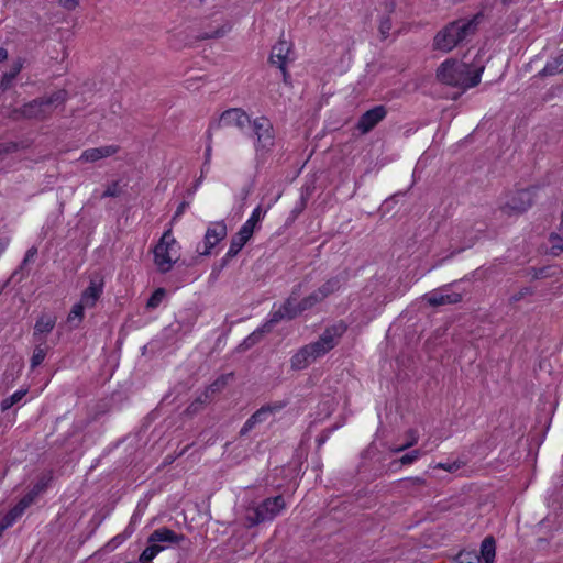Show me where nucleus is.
<instances>
[{"instance_id":"1","label":"nucleus","mask_w":563,"mask_h":563,"mask_svg":"<svg viewBox=\"0 0 563 563\" xmlns=\"http://www.w3.org/2000/svg\"><path fill=\"white\" fill-rule=\"evenodd\" d=\"M484 66L472 68L471 65L449 58L437 69V79L444 85L456 87L463 91L476 87L481 82Z\"/></svg>"},{"instance_id":"2","label":"nucleus","mask_w":563,"mask_h":563,"mask_svg":"<svg viewBox=\"0 0 563 563\" xmlns=\"http://www.w3.org/2000/svg\"><path fill=\"white\" fill-rule=\"evenodd\" d=\"M483 16V13L479 12L472 19H459L449 23L437 33L433 43L434 48L443 52L452 51L477 32Z\"/></svg>"},{"instance_id":"3","label":"nucleus","mask_w":563,"mask_h":563,"mask_svg":"<svg viewBox=\"0 0 563 563\" xmlns=\"http://www.w3.org/2000/svg\"><path fill=\"white\" fill-rule=\"evenodd\" d=\"M67 99L68 91L59 89L47 97H40L25 102L24 113L26 112V120L45 121L49 119L55 108L64 104Z\"/></svg>"},{"instance_id":"4","label":"nucleus","mask_w":563,"mask_h":563,"mask_svg":"<svg viewBox=\"0 0 563 563\" xmlns=\"http://www.w3.org/2000/svg\"><path fill=\"white\" fill-rule=\"evenodd\" d=\"M286 506L282 495L264 499L256 507L249 508L245 515L246 526L249 528L262 522L273 520Z\"/></svg>"},{"instance_id":"5","label":"nucleus","mask_w":563,"mask_h":563,"mask_svg":"<svg viewBox=\"0 0 563 563\" xmlns=\"http://www.w3.org/2000/svg\"><path fill=\"white\" fill-rule=\"evenodd\" d=\"M175 244V238H173L170 230H167L154 247V263L162 274L168 273L176 262L172 258V250Z\"/></svg>"},{"instance_id":"6","label":"nucleus","mask_w":563,"mask_h":563,"mask_svg":"<svg viewBox=\"0 0 563 563\" xmlns=\"http://www.w3.org/2000/svg\"><path fill=\"white\" fill-rule=\"evenodd\" d=\"M253 132L256 136V151L268 152L275 144V132L272 122L266 117H258L252 122Z\"/></svg>"},{"instance_id":"7","label":"nucleus","mask_w":563,"mask_h":563,"mask_svg":"<svg viewBox=\"0 0 563 563\" xmlns=\"http://www.w3.org/2000/svg\"><path fill=\"white\" fill-rule=\"evenodd\" d=\"M303 312L301 309L300 301L297 302L296 296H289L284 303L279 307V309L272 311L269 313V319L264 323V329L271 331L274 325L279 323L283 320H294L299 314Z\"/></svg>"},{"instance_id":"8","label":"nucleus","mask_w":563,"mask_h":563,"mask_svg":"<svg viewBox=\"0 0 563 563\" xmlns=\"http://www.w3.org/2000/svg\"><path fill=\"white\" fill-rule=\"evenodd\" d=\"M533 205V195L529 189H521L515 192L507 202L500 207V211L508 216H519L526 212Z\"/></svg>"},{"instance_id":"9","label":"nucleus","mask_w":563,"mask_h":563,"mask_svg":"<svg viewBox=\"0 0 563 563\" xmlns=\"http://www.w3.org/2000/svg\"><path fill=\"white\" fill-rule=\"evenodd\" d=\"M288 405V400L275 401L272 404L263 405L257 409L243 424L240 430V435H246L257 423L266 421L269 415H274Z\"/></svg>"},{"instance_id":"10","label":"nucleus","mask_w":563,"mask_h":563,"mask_svg":"<svg viewBox=\"0 0 563 563\" xmlns=\"http://www.w3.org/2000/svg\"><path fill=\"white\" fill-rule=\"evenodd\" d=\"M251 123L250 117L246 114L244 110L241 108H231L222 112L220 115L218 122L210 124L209 131H208V137L210 139V131L213 128H221V126H236L239 129H244L247 124Z\"/></svg>"},{"instance_id":"11","label":"nucleus","mask_w":563,"mask_h":563,"mask_svg":"<svg viewBox=\"0 0 563 563\" xmlns=\"http://www.w3.org/2000/svg\"><path fill=\"white\" fill-rule=\"evenodd\" d=\"M386 114L387 110L385 106H376L360 117L356 128L362 134H366L371 132L380 121H383Z\"/></svg>"},{"instance_id":"12","label":"nucleus","mask_w":563,"mask_h":563,"mask_svg":"<svg viewBox=\"0 0 563 563\" xmlns=\"http://www.w3.org/2000/svg\"><path fill=\"white\" fill-rule=\"evenodd\" d=\"M104 280L103 276L95 273L90 276L89 286L82 291L80 300L87 308L96 306L103 292Z\"/></svg>"},{"instance_id":"13","label":"nucleus","mask_w":563,"mask_h":563,"mask_svg":"<svg viewBox=\"0 0 563 563\" xmlns=\"http://www.w3.org/2000/svg\"><path fill=\"white\" fill-rule=\"evenodd\" d=\"M227 236V225L223 221L213 222L205 234V251L201 255H209L211 250Z\"/></svg>"},{"instance_id":"14","label":"nucleus","mask_w":563,"mask_h":563,"mask_svg":"<svg viewBox=\"0 0 563 563\" xmlns=\"http://www.w3.org/2000/svg\"><path fill=\"white\" fill-rule=\"evenodd\" d=\"M396 487L404 494L411 497H419L424 494L428 487L427 479L420 476L406 477L396 482Z\"/></svg>"},{"instance_id":"15","label":"nucleus","mask_w":563,"mask_h":563,"mask_svg":"<svg viewBox=\"0 0 563 563\" xmlns=\"http://www.w3.org/2000/svg\"><path fill=\"white\" fill-rule=\"evenodd\" d=\"M53 478H54V474H53L52 470L41 473V475L37 478V482L21 499L27 506H31L36 500L38 495L44 493L48 488Z\"/></svg>"},{"instance_id":"16","label":"nucleus","mask_w":563,"mask_h":563,"mask_svg":"<svg viewBox=\"0 0 563 563\" xmlns=\"http://www.w3.org/2000/svg\"><path fill=\"white\" fill-rule=\"evenodd\" d=\"M347 330V325L343 321H339L328 327L318 340H320L328 349L332 350L338 344V339L341 338Z\"/></svg>"},{"instance_id":"17","label":"nucleus","mask_w":563,"mask_h":563,"mask_svg":"<svg viewBox=\"0 0 563 563\" xmlns=\"http://www.w3.org/2000/svg\"><path fill=\"white\" fill-rule=\"evenodd\" d=\"M292 44L284 38H280L273 47L269 54L268 62L272 65L283 66L287 64L289 53L291 52Z\"/></svg>"},{"instance_id":"18","label":"nucleus","mask_w":563,"mask_h":563,"mask_svg":"<svg viewBox=\"0 0 563 563\" xmlns=\"http://www.w3.org/2000/svg\"><path fill=\"white\" fill-rule=\"evenodd\" d=\"M120 147L118 145H107L101 147L88 148L85 150L80 156V161L93 163L101 158H106L112 156L119 152Z\"/></svg>"},{"instance_id":"19","label":"nucleus","mask_w":563,"mask_h":563,"mask_svg":"<svg viewBox=\"0 0 563 563\" xmlns=\"http://www.w3.org/2000/svg\"><path fill=\"white\" fill-rule=\"evenodd\" d=\"M185 540L184 534H178L169 528H159L154 530L148 537V543H161L167 542L173 544H178L180 541Z\"/></svg>"},{"instance_id":"20","label":"nucleus","mask_w":563,"mask_h":563,"mask_svg":"<svg viewBox=\"0 0 563 563\" xmlns=\"http://www.w3.org/2000/svg\"><path fill=\"white\" fill-rule=\"evenodd\" d=\"M424 300L432 307H439L460 302L462 295L459 292L443 294L442 290L432 291L424 296Z\"/></svg>"},{"instance_id":"21","label":"nucleus","mask_w":563,"mask_h":563,"mask_svg":"<svg viewBox=\"0 0 563 563\" xmlns=\"http://www.w3.org/2000/svg\"><path fill=\"white\" fill-rule=\"evenodd\" d=\"M232 29V24L228 20H222L216 27H210L208 31L200 32L196 35L197 41L210 40V38H220L223 37L227 33H229Z\"/></svg>"},{"instance_id":"22","label":"nucleus","mask_w":563,"mask_h":563,"mask_svg":"<svg viewBox=\"0 0 563 563\" xmlns=\"http://www.w3.org/2000/svg\"><path fill=\"white\" fill-rule=\"evenodd\" d=\"M22 499L18 501V504L10 509L7 515L3 517L2 521L0 522V536L2 537L3 531L12 526L15 520L22 516V514L25 511L26 508H29Z\"/></svg>"},{"instance_id":"23","label":"nucleus","mask_w":563,"mask_h":563,"mask_svg":"<svg viewBox=\"0 0 563 563\" xmlns=\"http://www.w3.org/2000/svg\"><path fill=\"white\" fill-rule=\"evenodd\" d=\"M22 499L18 501V504L10 509L7 515L3 517L2 521L0 522V536L2 537L3 531L12 526L15 520L22 516V514L25 511L26 508H29Z\"/></svg>"},{"instance_id":"24","label":"nucleus","mask_w":563,"mask_h":563,"mask_svg":"<svg viewBox=\"0 0 563 563\" xmlns=\"http://www.w3.org/2000/svg\"><path fill=\"white\" fill-rule=\"evenodd\" d=\"M251 238L252 234L240 228V230L231 238L228 257H235Z\"/></svg>"},{"instance_id":"25","label":"nucleus","mask_w":563,"mask_h":563,"mask_svg":"<svg viewBox=\"0 0 563 563\" xmlns=\"http://www.w3.org/2000/svg\"><path fill=\"white\" fill-rule=\"evenodd\" d=\"M314 360L310 355L308 349L302 346L290 358V367L294 371H301L309 366Z\"/></svg>"},{"instance_id":"26","label":"nucleus","mask_w":563,"mask_h":563,"mask_svg":"<svg viewBox=\"0 0 563 563\" xmlns=\"http://www.w3.org/2000/svg\"><path fill=\"white\" fill-rule=\"evenodd\" d=\"M56 323V319L51 316H41L34 325L33 338L37 341L38 338H42V334H47L52 332Z\"/></svg>"},{"instance_id":"27","label":"nucleus","mask_w":563,"mask_h":563,"mask_svg":"<svg viewBox=\"0 0 563 563\" xmlns=\"http://www.w3.org/2000/svg\"><path fill=\"white\" fill-rule=\"evenodd\" d=\"M496 552V541L493 536H487L481 544L479 556L484 563H493Z\"/></svg>"},{"instance_id":"28","label":"nucleus","mask_w":563,"mask_h":563,"mask_svg":"<svg viewBox=\"0 0 563 563\" xmlns=\"http://www.w3.org/2000/svg\"><path fill=\"white\" fill-rule=\"evenodd\" d=\"M343 283L344 278L342 276L331 277L318 288V291L323 297V299H325L330 295L336 292L341 288Z\"/></svg>"},{"instance_id":"29","label":"nucleus","mask_w":563,"mask_h":563,"mask_svg":"<svg viewBox=\"0 0 563 563\" xmlns=\"http://www.w3.org/2000/svg\"><path fill=\"white\" fill-rule=\"evenodd\" d=\"M563 71V55L560 54L552 60H549L543 69H541L538 74L539 77L544 78L548 76H554L559 73Z\"/></svg>"},{"instance_id":"30","label":"nucleus","mask_w":563,"mask_h":563,"mask_svg":"<svg viewBox=\"0 0 563 563\" xmlns=\"http://www.w3.org/2000/svg\"><path fill=\"white\" fill-rule=\"evenodd\" d=\"M22 64L20 62H16L13 64L10 71L3 74L2 79L0 81V89L2 91H7L11 88L13 80L20 74Z\"/></svg>"},{"instance_id":"31","label":"nucleus","mask_w":563,"mask_h":563,"mask_svg":"<svg viewBox=\"0 0 563 563\" xmlns=\"http://www.w3.org/2000/svg\"><path fill=\"white\" fill-rule=\"evenodd\" d=\"M37 342L40 344L35 346V349L33 351V355L31 357V367L32 368L40 366L42 364V362L44 361L46 353H47V347L43 346V344L46 342V339L38 338Z\"/></svg>"},{"instance_id":"32","label":"nucleus","mask_w":563,"mask_h":563,"mask_svg":"<svg viewBox=\"0 0 563 563\" xmlns=\"http://www.w3.org/2000/svg\"><path fill=\"white\" fill-rule=\"evenodd\" d=\"M266 213L263 211L261 206L256 207L251 217L246 220V222L241 227L243 230H246L250 234L253 235L256 224L261 221L262 217Z\"/></svg>"},{"instance_id":"33","label":"nucleus","mask_w":563,"mask_h":563,"mask_svg":"<svg viewBox=\"0 0 563 563\" xmlns=\"http://www.w3.org/2000/svg\"><path fill=\"white\" fill-rule=\"evenodd\" d=\"M163 550L164 547L156 543H150V545L141 553L139 561L141 563H148Z\"/></svg>"},{"instance_id":"34","label":"nucleus","mask_w":563,"mask_h":563,"mask_svg":"<svg viewBox=\"0 0 563 563\" xmlns=\"http://www.w3.org/2000/svg\"><path fill=\"white\" fill-rule=\"evenodd\" d=\"M26 389H20L12 394L10 397L4 398L0 404L1 411L4 412L9 410L11 407L18 404L26 395Z\"/></svg>"},{"instance_id":"35","label":"nucleus","mask_w":563,"mask_h":563,"mask_svg":"<svg viewBox=\"0 0 563 563\" xmlns=\"http://www.w3.org/2000/svg\"><path fill=\"white\" fill-rule=\"evenodd\" d=\"M305 346L308 349V351L313 360H317L318 357H321L324 354H327L329 351H331L320 340H317L316 342H312Z\"/></svg>"},{"instance_id":"36","label":"nucleus","mask_w":563,"mask_h":563,"mask_svg":"<svg viewBox=\"0 0 563 563\" xmlns=\"http://www.w3.org/2000/svg\"><path fill=\"white\" fill-rule=\"evenodd\" d=\"M228 383V376H220L218 377L211 385H209L205 391L206 394V399H210V397L212 395H214L216 393H219L221 391L225 385Z\"/></svg>"},{"instance_id":"37","label":"nucleus","mask_w":563,"mask_h":563,"mask_svg":"<svg viewBox=\"0 0 563 563\" xmlns=\"http://www.w3.org/2000/svg\"><path fill=\"white\" fill-rule=\"evenodd\" d=\"M454 563H481V556L476 551H461Z\"/></svg>"},{"instance_id":"38","label":"nucleus","mask_w":563,"mask_h":563,"mask_svg":"<svg viewBox=\"0 0 563 563\" xmlns=\"http://www.w3.org/2000/svg\"><path fill=\"white\" fill-rule=\"evenodd\" d=\"M268 332L267 329H264V325L258 329L257 331H254L251 333L244 341L241 343L240 347L243 350H249L253 345H255L262 338L263 333Z\"/></svg>"},{"instance_id":"39","label":"nucleus","mask_w":563,"mask_h":563,"mask_svg":"<svg viewBox=\"0 0 563 563\" xmlns=\"http://www.w3.org/2000/svg\"><path fill=\"white\" fill-rule=\"evenodd\" d=\"M323 300H324L323 297L319 294V291L317 289L300 301L301 309H303V311L309 310L312 307H314L317 303H319Z\"/></svg>"},{"instance_id":"40","label":"nucleus","mask_w":563,"mask_h":563,"mask_svg":"<svg viewBox=\"0 0 563 563\" xmlns=\"http://www.w3.org/2000/svg\"><path fill=\"white\" fill-rule=\"evenodd\" d=\"M549 241L551 243V254L560 255L563 252V235L553 232L550 234Z\"/></svg>"},{"instance_id":"41","label":"nucleus","mask_w":563,"mask_h":563,"mask_svg":"<svg viewBox=\"0 0 563 563\" xmlns=\"http://www.w3.org/2000/svg\"><path fill=\"white\" fill-rule=\"evenodd\" d=\"M406 437L408 438V441L406 443H404L402 445L394 449V452L398 453V452L405 451V450L413 446L415 444H417V442L419 440L418 432L415 429H409L406 432Z\"/></svg>"},{"instance_id":"42","label":"nucleus","mask_w":563,"mask_h":563,"mask_svg":"<svg viewBox=\"0 0 563 563\" xmlns=\"http://www.w3.org/2000/svg\"><path fill=\"white\" fill-rule=\"evenodd\" d=\"M421 455V450L416 449L404 454L398 461H394L391 464L400 463L401 465H409L416 462Z\"/></svg>"},{"instance_id":"43","label":"nucleus","mask_w":563,"mask_h":563,"mask_svg":"<svg viewBox=\"0 0 563 563\" xmlns=\"http://www.w3.org/2000/svg\"><path fill=\"white\" fill-rule=\"evenodd\" d=\"M85 308H87V307H86V305H84V302L81 300H80V302L75 303L68 314V321L73 322L75 319H77L78 322H80L84 317Z\"/></svg>"},{"instance_id":"44","label":"nucleus","mask_w":563,"mask_h":563,"mask_svg":"<svg viewBox=\"0 0 563 563\" xmlns=\"http://www.w3.org/2000/svg\"><path fill=\"white\" fill-rule=\"evenodd\" d=\"M165 296V290L163 288L156 289L147 300L146 307L150 309H155L161 303L162 299Z\"/></svg>"},{"instance_id":"45","label":"nucleus","mask_w":563,"mask_h":563,"mask_svg":"<svg viewBox=\"0 0 563 563\" xmlns=\"http://www.w3.org/2000/svg\"><path fill=\"white\" fill-rule=\"evenodd\" d=\"M209 399H206V394L203 396H200L196 398L186 409V412L188 415H195L197 413L201 407L208 401Z\"/></svg>"},{"instance_id":"46","label":"nucleus","mask_w":563,"mask_h":563,"mask_svg":"<svg viewBox=\"0 0 563 563\" xmlns=\"http://www.w3.org/2000/svg\"><path fill=\"white\" fill-rule=\"evenodd\" d=\"M121 194V188L119 186V181H112L107 186L106 190L102 192L101 198L108 197H119Z\"/></svg>"},{"instance_id":"47","label":"nucleus","mask_w":563,"mask_h":563,"mask_svg":"<svg viewBox=\"0 0 563 563\" xmlns=\"http://www.w3.org/2000/svg\"><path fill=\"white\" fill-rule=\"evenodd\" d=\"M8 118H10L13 121L26 120V112L24 113V104L19 108L12 109L8 114Z\"/></svg>"},{"instance_id":"48","label":"nucleus","mask_w":563,"mask_h":563,"mask_svg":"<svg viewBox=\"0 0 563 563\" xmlns=\"http://www.w3.org/2000/svg\"><path fill=\"white\" fill-rule=\"evenodd\" d=\"M533 294V290L532 288L530 287H523L521 288L518 292L514 294L511 297H510V302H518L520 301L521 299H523L526 296H530Z\"/></svg>"},{"instance_id":"49","label":"nucleus","mask_w":563,"mask_h":563,"mask_svg":"<svg viewBox=\"0 0 563 563\" xmlns=\"http://www.w3.org/2000/svg\"><path fill=\"white\" fill-rule=\"evenodd\" d=\"M18 150L19 143L16 142L0 143V154H11Z\"/></svg>"},{"instance_id":"50","label":"nucleus","mask_w":563,"mask_h":563,"mask_svg":"<svg viewBox=\"0 0 563 563\" xmlns=\"http://www.w3.org/2000/svg\"><path fill=\"white\" fill-rule=\"evenodd\" d=\"M435 468L444 470L448 472H455L461 468L460 462H453V463H438L435 465Z\"/></svg>"},{"instance_id":"51","label":"nucleus","mask_w":563,"mask_h":563,"mask_svg":"<svg viewBox=\"0 0 563 563\" xmlns=\"http://www.w3.org/2000/svg\"><path fill=\"white\" fill-rule=\"evenodd\" d=\"M132 531H128V529L123 532V533H120L118 536H115L110 542H109V545H112L113 548L118 547L119 544H121L126 538H129L131 536Z\"/></svg>"},{"instance_id":"52","label":"nucleus","mask_w":563,"mask_h":563,"mask_svg":"<svg viewBox=\"0 0 563 563\" xmlns=\"http://www.w3.org/2000/svg\"><path fill=\"white\" fill-rule=\"evenodd\" d=\"M390 29H391L390 19L389 18L384 19L380 22V25H379V32L382 33L384 38L387 37V35L389 34Z\"/></svg>"},{"instance_id":"53","label":"nucleus","mask_w":563,"mask_h":563,"mask_svg":"<svg viewBox=\"0 0 563 563\" xmlns=\"http://www.w3.org/2000/svg\"><path fill=\"white\" fill-rule=\"evenodd\" d=\"M231 258L232 257H228L227 253L225 256L220 261V263L213 267L212 274L221 272L228 265Z\"/></svg>"},{"instance_id":"54","label":"nucleus","mask_w":563,"mask_h":563,"mask_svg":"<svg viewBox=\"0 0 563 563\" xmlns=\"http://www.w3.org/2000/svg\"><path fill=\"white\" fill-rule=\"evenodd\" d=\"M282 74H283V81L286 84V85H290V74L287 69V64H284L283 66H277Z\"/></svg>"},{"instance_id":"55","label":"nucleus","mask_w":563,"mask_h":563,"mask_svg":"<svg viewBox=\"0 0 563 563\" xmlns=\"http://www.w3.org/2000/svg\"><path fill=\"white\" fill-rule=\"evenodd\" d=\"M37 254V249L35 246H32L26 251V254L23 260V264H26L27 262L32 261L33 257Z\"/></svg>"},{"instance_id":"56","label":"nucleus","mask_w":563,"mask_h":563,"mask_svg":"<svg viewBox=\"0 0 563 563\" xmlns=\"http://www.w3.org/2000/svg\"><path fill=\"white\" fill-rule=\"evenodd\" d=\"M188 206H189V203L187 201L180 202L179 206L177 207L176 211H175L173 220H176L178 217H180Z\"/></svg>"},{"instance_id":"57","label":"nucleus","mask_w":563,"mask_h":563,"mask_svg":"<svg viewBox=\"0 0 563 563\" xmlns=\"http://www.w3.org/2000/svg\"><path fill=\"white\" fill-rule=\"evenodd\" d=\"M60 4L67 9V10H73L76 8V5L78 4V1L77 0H60Z\"/></svg>"},{"instance_id":"58","label":"nucleus","mask_w":563,"mask_h":563,"mask_svg":"<svg viewBox=\"0 0 563 563\" xmlns=\"http://www.w3.org/2000/svg\"><path fill=\"white\" fill-rule=\"evenodd\" d=\"M306 203H307L306 198L301 197L300 205L292 210V214L295 217H297L299 213H301L303 211V209L306 208Z\"/></svg>"},{"instance_id":"59","label":"nucleus","mask_w":563,"mask_h":563,"mask_svg":"<svg viewBox=\"0 0 563 563\" xmlns=\"http://www.w3.org/2000/svg\"><path fill=\"white\" fill-rule=\"evenodd\" d=\"M9 238H1L0 239V255L5 251L7 246L9 245Z\"/></svg>"},{"instance_id":"60","label":"nucleus","mask_w":563,"mask_h":563,"mask_svg":"<svg viewBox=\"0 0 563 563\" xmlns=\"http://www.w3.org/2000/svg\"><path fill=\"white\" fill-rule=\"evenodd\" d=\"M210 157H211V146H210V145H208V146H207V148H206L203 166L209 165V163H210Z\"/></svg>"},{"instance_id":"61","label":"nucleus","mask_w":563,"mask_h":563,"mask_svg":"<svg viewBox=\"0 0 563 563\" xmlns=\"http://www.w3.org/2000/svg\"><path fill=\"white\" fill-rule=\"evenodd\" d=\"M201 181H202V175H200V177L195 181L194 186L190 189H188V194L189 195L194 194L197 190V188L199 187V185L201 184Z\"/></svg>"},{"instance_id":"62","label":"nucleus","mask_w":563,"mask_h":563,"mask_svg":"<svg viewBox=\"0 0 563 563\" xmlns=\"http://www.w3.org/2000/svg\"><path fill=\"white\" fill-rule=\"evenodd\" d=\"M15 273H16V272H14V273L12 274V276H11L8 280H5V282H3V283H0V295H1V294L4 291V289L9 286V284H10V282H11V279L13 278V276L15 275Z\"/></svg>"},{"instance_id":"63","label":"nucleus","mask_w":563,"mask_h":563,"mask_svg":"<svg viewBox=\"0 0 563 563\" xmlns=\"http://www.w3.org/2000/svg\"><path fill=\"white\" fill-rule=\"evenodd\" d=\"M8 58V51L4 47H0V63Z\"/></svg>"},{"instance_id":"64","label":"nucleus","mask_w":563,"mask_h":563,"mask_svg":"<svg viewBox=\"0 0 563 563\" xmlns=\"http://www.w3.org/2000/svg\"><path fill=\"white\" fill-rule=\"evenodd\" d=\"M299 291H300V285L295 287L289 296H296L298 298L299 297Z\"/></svg>"}]
</instances>
